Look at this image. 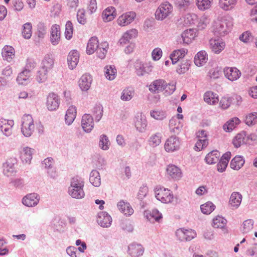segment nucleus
I'll use <instances>...</instances> for the list:
<instances>
[{
  "label": "nucleus",
  "instance_id": "obj_14",
  "mask_svg": "<svg viewBox=\"0 0 257 257\" xmlns=\"http://www.w3.org/2000/svg\"><path fill=\"white\" fill-rule=\"evenodd\" d=\"M136 16V14L134 12H129L123 14L117 19V24L121 27L127 26L134 20Z\"/></svg>",
  "mask_w": 257,
  "mask_h": 257
},
{
  "label": "nucleus",
  "instance_id": "obj_44",
  "mask_svg": "<svg viewBox=\"0 0 257 257\" xmlns=\"http://www.w3.org/2000/svg\"><path fill=\"white\" fill-rule=\"evenodd\" d=\"M162 134L157 133L152 135L149 139V144L150 146L154 148L159 146L161 142Z\"/></svg>",
  "mask_w": 257,
  "mask_h": 257
},
{
  "label": "nucleus",
  "instance_id": "obj_41",
  "mask_svg": "<svg viewBox=\"0 0 257 257\" xmlns=\"http://www.w3.org/2000/svg\"><path fill=\"white\" fill-rule=\"evenodd\" d=\"M165 81H153L149 85V90L153 93H158L163 90Z\"/></svg>",
  "mask_w": 257,
  "mask_h": 257
},
{
  "label": "nucleus",
  "instance_id": "obj_36",
  "mask_svg": "<svg viewBox=\"0 0 257 257\" xmlns=\"http://www.w3.org/2000/svg\"><path fill=\"white\" fill-rule=\"evenodd\" d=\"M220 154L217 150H213L209 153L205 157V161L207 164H213L219 161Z\"/></svg>",
  "mask_w": 257,
  "mask_h": 257
},
{
  "label": "nucleus",
  "instance_id": "obj_39",
  "mask_svg": "<svg viewBox=\"0 0 257 257\" xmlns=\"http://www.w3.org/2000/svg\"><path fill=\"white\" fill-rule=\"evenodd\" d=\"M237 1V0H219V7L224 11H229L234 7Z\"/></svg>",
  "mask_w": 257,
  "mask_h": 257
},
{
  "label": "nucleus",
  "instance_id": "obj_18",
  "mask_svg": "<svg viewBox=\"0 0 257 257\" xmlns=\"http://www.w3.org/2000/svg\"><path fill=\"white\" fill-rule=\"evenodd\" d=\"M81 125L85 132H90L94 127V121L92 116L89 114H84L82 117Z\"/></svg>",
  "mask_w": 257,
  "mask_h": 257
},
{
  "label": "nucleus",
  "instance_id": "obj_23",
  "mask_svg": "<svg viewBox=\"0 0 257 257\" xmlns=\"http://www.w3.org/2000/svg\"><path fill=\"white\" fill-rule=\"evenodd\" d=\"M242 198L241 194L238 192H233L231 193L229 198V205L232 209L239 207L241 202Z\"/></svg>",
  "mask_w": 257,
  "mask_h": 257
},
{
  "label": "nucleus",
  "instance_id": "obj_5",
  "mask_svg": "<svg viewBox=\"0 0 257 257\" xmlns=\"http://www.w3.org/2000/svg\"><path fill=\"white\" fill-rule=\"evenodd\" d=\"M35 129L34 120L30 114H25L22 118L21 132L26 137H29L33 134Z\"/></svg>",
  "mask_w": 257,
  "mask_h": 257
},
{
  "label": "nucleus",
  "instance_id": "obj_2",
  "mask_svg": "<svg viewBox=\"0 0 257 257\" xmlns=\"http://www.w3.org/2000/svg\"><path fill=\"white\" fill-rule=\"evenodd\" d=\"M232 26L231 19L222 18L214 22L212 31L217 36H224L230 31Z\"/></svg>",
  "mask_w": 257,
  "mask_h": 257
},
{
  "label": "nucleus",
  "instance_id": "obj_56",
  "mask_svg": "<svg viewBox=\"0 0 257 257\" xmlns=\"http://www.w3.org/2000/svg\"><path fill=\"white\" fill-rule=\"evenodd\" d=\"M253 221L251 219H247L245 220L242 224V231L243 233H247L250 231L253 226Z\"/></svg>",
  "mask_w": 257,
  "mask_h": 257
},
{
  "label": "nucleus",
  "instance_id": "obj_9",
  "mask_svg": "<svg viewBox=\"0 0 257 257\" xmlns=\"http://www.w3.org/2000/svg\"><path fill=\"white\" fill-rule=\"evenodd\" d=\"M60 103V99L57 94L50 93L47 96L46 106L50 111L57 110Z\"/></svg>",
  "mask_w": 257,
  "mask_h": 257
},
{
  "label": "nucleus",
  "instance_id": "obj_1",
  "mask_svg": "<svg viewBox=\"0 0 257 257\" xmlns=\"http://www.w3.org/2000/svg\"><path fill=\"white\" fill-rule=\"evenodd\" d=\"M84 182L78 176H76L71 179L70 185L68 188V193L72 198L77 199L83 198L85 196L83 190Z\"/></svg>",
  "mask_w": 257,
  "mask_h": 257
},
{
  "label": "nucleus",
  "instance_id": "obj_51",
  "mask_svg": "<svg viewBox=\"0 0 257 257\" xmlns=\"http://www.w3.org/2000/svg\"><path fill=\"white\" fill-rule=\"evenodd\" d=\"M110 144L108 138L105 135L100 136L99 145L101 149L105 151L108 150Z\"/></svg>",
  "mask_w": 257,
  "mask_h": 257
},
{
  "label": "nucleus",
  "instance_id": "obj_11",
  "mask_svg": "<svg viewBox=\"0 0 257 257\" xmlns=\"http://www.w3.org/2000/svg\"><path fill=\"white\" fill-rule=\"evenodd\" d=\"M40 199L39 194L35 193L27 194L22 200V203L29 207H35L38 205Z\"/></svg>",
  "mask_w": 257,
  "mask_h": 257
},
{
  "label": "nucleus",
  "instance_id": "obj_31",
  "mask_svg": "<svg viewBox=\"0 0 257 257\" xmlns=\"http://www.w3.org/2000/svg\"><path fill=\"white\" fill-rule=\"evenodd\" d=\"M14 49L10 46H6L2 49V56L4 59L8 62H11L15 56Z\"/></svg>",
  "mask_w": 257,
  "mask_h": 257
},
{
  "label": "nucleus",
  "instance_id": "obj_35",
  "mask_svg": "<svg viewBox=\"0 0 257 257\" xmlns=\"http://www.w3.org/2000/svg\"><path fill=\"white\" fill-rule=\"evenodd\" d=\"M244 162L245 160L242 156H236L231 161L230 166L233 170H238L243 166Z\"/></svg>",
  "mask_w": 257,
  "mask_h": 257
},
{
  "label": "nucleus",
  "instance_id": "obj_52",
  "mask_svg": "<svg viewBox=\"0 0 257 257\" xmlns=\"http://www.w3.org/2000/svg\"><path fill=\"white\" fill-rule=\"evenodd\" d=\"M150 216H149L148 213L146 214V217L148 219L151 220V218H153L157 222H160V220L162 218V214L160 213L159 210L157 209H153L149 213Z\"/></svg>",
  "mask_w": 257,
  "mask_h": 257
},
{
  "label": "nucleus",
  "instance_id": "obj_19",
  "mask_svg": "<svg viewBox=\"0 0 257 257\" xmlns=\"http://www.w3.org/2000/svg\"><path fill=\"white\" fill-rule=\"evenodd\" d=\"M98 224L102 227H108L112 222L111 216L106 212H100L98 214Z\"/></svg>",
  "mask_w": 257,
  "mask_h": 257
},
{
  "label": "nucleus",
  "instance_id": "obj_33",
  "mask_svg": "<svg viewBox=\"0 0 257 257\" xmlns=\"http://www.w3.org/2000/svg\"><path fill=\"white\" fill-rule=\"evenodd\" d=\"M240 123V119L237 117H234L230 119L223 125V130L226 132H230L235 128Z\"/></svg>",
  "mask_w": 257,
  "mask_h": 257
},
{
  "label": "nucleus",
  "instance_id": "obj_6",
  "mask_svg": "<svg viewBox=\"0 0 257 257\" xmlns=\"http://www.w3.org/2000/svg\"><path fill=\"white\" fill-rule=\"evenodd\" d=\"M155 194L156 198L164 203H170L173 199L172 192L163 187H157L155 189Z\"/></svg>",
  "mask_w": 257,
  "mask_h": 257
},
{
  "label": "nucleus",
  "instance_id": "obj_63",
  "mask_svg": "<svg viewBox=\"0 0 257 257\" xmlns=\"http://www.w3.org/2000/svg\"><path fill=\"white\" fill-rule=\"evenodd\" d=\"M208 144L207 139L202 140V139H198L195 146V150L197 151H200L204 147H206Z\"/></svg>",
  "mask_w": 257,
  "mask_h": 257
},
{
  "label": "nucleus",
  "instance_id": "obj_58",
  "mask_svg": "<svg viewBox=\"0 0 257 257\" xmlns=\"http://www.w3.org/2000/svg\"><path fill=\"white\" fill-rule=\"evenodd\" d=\"M222 75V72L220 68L217 67L211 69L208 73V77L210 79H218Z\"/></svg>",
  "mask_w": 257,
  "mask_h": 257
},
{
  "label": "nucleus",
  "instance_id": "obj_24",
  "mask_svg": "<svg viewBox=\"0 0 257 257\" xmlns=\"http://www.w3.org/2000/svg\"><path fill=\"white\" fill-rule=\"evenodd\" d=\"M79 54L76 50L71 51L67 57V61L69 67L71 69L75 68L79 61Z\"/></svg>",
  "mask_w": 257,
  "mask_h": 257
},
{
  "label": "nucleus",
  "instance_id": "obj_22",
  "mask_svg": "<svg viewBox=\"0 0 257 257\" xmlns=\"http://www.w3.org/2000/svg\"><path fill=\"white\" fill-rule=\"evenodd\" d=\"M128 252L133 257H139L143 255L144 248L140 244L133 243L128 245Z\"/></svg>",
  "mask_w": 257,
  "mask_h": 257
},
{
  "label": "nucleus",
  "instance_id": "obj_13",
  "mask_svg": "<svg viewBox=\"0 0 257 257\" xmlns=\"http://www.w3.org/2000/svg\"><path fill=\"white\" fill-rule=\"evenodd\" d=\"M166 172L169 177L174 180H179L183 176L181 170L177 166L169 164L166 168Z\"/></svg>",
  "mask_w": 257,
  "mask_h": 257
},
{
  "label": "nucleus",
  "instance_id": "obj_54",
  "mask_svg": "<svg viewBox=\"0 0 257 257\" xmlns=\"http://www.w3.org/2000/svg\"><path fill=\"white\" fill-rule=\"evenodd\" d=\"M150 115L157 120H163L167 116L166 112L162 110H152L150 112Z\"/></svg>",
  "mask_w": 257,
  "mask_h": 257
},
{
  "label": "nucleus",
  "instance_id": "obj_10",
  "mask_svg": "<svg viewBox=\"0 0 257 257\" xmlns=\"http://www.w3.org/2000/svg\"><path fill=\"white\" fill-rule=\"evenodd\" d=\"M209 48L215 54L220 53L225 47V42L220 39H211L209 42Z\"/></svg>",
  "mask_w": 257,
  "mask_h": 257
},
{
  "label": "nucleus",
  "instance_id": "obj_8",
  "mask_svg": "<svg viewBox=\"0 0 257 257\" xmlns=\"http://www.w3.org/2000/svg\"><path fill=\"white\" fill-rule=\"evenodd\" d=\"M176 235L180 241H190L196 236V232L192 229L180 228L176 230Z\"/></svg>",
  "mask_w": 257,
  "mask_h": 257
},
{
  "label": "nucleus",
  "instance_id": "obj_49",
  "mask_svg": "<svg viewBox=\"0 0 257 257\" xmlns=\"http://www.w3.org/2000/svg\"><path fill=\"white\" fill-rule=\"evenodd\" d=\"M227 223V220L224 217L220 216H216L213 220V226L214 228H223Z\"/></svg>",
  "mask_w": 257,
  "mask_h": 257
},
{
  "label": "nucleus",
  "instance_id": "obj_42",
  "mask_svg": "<svg viewBox=\"0 0 257 257\" xmlns=\"http://www.w3.org/2000/svg\"><path fill=\"white\" fill-rule=\"evenodd\" d=\"M216 94L212 91H207L204 95V101L210 104H215L218 101V97Z\"/></svg>",
  "mask_w": 257,
  "mask_h": 257
},
{
  "label": "nucleus",
  "instance_id": "obj_34",
  "mask_svg": "<svg viewBox=\"0 0 257 257\" xmlns=\"http://www.w3.org/2000/svg\"><path fill=\"white\" fill-rule=\"evenodd\" d=\"M116 16L115 9L110 7L106 8L102 13V17L104 22H109L113 20Z\"/></svg>",
  "mask_w": 257,
  "mask_h": 257
},
{
  "label": "nucleus",
  "instance_id": "obj_29",
  "mask_svg": "<svg viewBox=\"0 0 257 257\" xmlns=\"http://www.w3.org/2000/svg\"><path fill=\"white\" fill-rule=\"evenodd\" d=\"M76 115V108L72 105L67 109L65 116V122L68 125H70L74 120Z\"/></svg>",
  "mask_w": 257,
  "mask_h": 257
},
{
  "label": "nucleus",
  "instance_id": "obj_64",
  "mask_svg": "<svg viewBox=\"0 0 257 257\" xmlns=\"http://www.w3.org/2000/svg\"><path fill=\"white\" fill-rule=\"evenodd\" d=\"M176 86L175 84L173 83L172 84L169 83L167 84L166 82H165V86L163 87V90L165 91V93L166 95H170L172 94L175 90Z\"/></svg>",
  "mask_w": 257,
  "mask_h": 257
},
{
  "label": "nucleus",
  "instance_id": "obj_59",
  "mask_svg": "<svg viewBox=\"0 0 257 257\" xmlns=\"http://www.w3.org/2000/svg\"><path fill=\"white\" fill-rule=\"evenodd\" d=\"M190 65L188 61H183L177 67L176 71L179 74L185 73L189 69Z\"/></svg>",
  "mask_w": 257,
  "mask_h": 257
},
{
  "label": "nucleus",
  "instance_id": "obj_32",
  "mask_svg": "<svg viewBox=\"0 0 257 257\" xmlns=\"http://www.w3.org/2000/svg\"><path fill=\"white\" fill-rule=\"evenodd\" d=\"M182 127V124L178 119L174 117L170 120L169 128L171 132L178 134L180 132Z\"/></svg>",
  "mask_w": 257,
  "mask_h": 257
},
{
  "label": "nucleus",
  "instance_id": "obj_48",
  "mask_svg": "<svg viewBox=\"0 0 257 257\" xmlns=\"http://www.w3.org/2000/svg\"><path fill=\"white\" fill-rule=\"evenodd\" d=\"M22 35L26 39L31 38L32 34V25L31 23H26L23 25Z\"/></svg>",
  "mask_w": 257,
  "mask_h": 257
},
{
  "label": "nucleus",
  "instance_id": "obj_30",
  "mask_svg": "<svg viewBox=\"0 0 257 257\" xmlns=\"http://www.w3.org/2000/svg\"><path fill=\"white\" fill-rule=\"evenodd\" d=\"M138 34L137 30L133 29L124 33L121 38L119 39V43L121 45H124L128 43L130 40L135 38Z\"/></svg>",
  "mask_w": 257,
  "mask_h": 257
},
{
  "label": "nucleus",
  "instance_id": "obj_17",
  "mask_svg": "<svg viewBox=\"0 0 257 257\" xmlns=\"http://www.w3.org/2000/svg\"><path fill=\"white\" fill-rule=\"evenodd\" d=\"M135 124L137 131L141 133L144 132L148 125L146 116L142 113L138 114L135 117Z\"/></svg>",
  "mask_w": 257,
  "mask_h": 257
},
{
  "label": "nucleus",
  "instance_id": "obj_53",
  "mask_svg": "<svg viewBox=\"0 0 257 257\" xmlns=\"http://www.w3.org/2000/svg\"><path fill=\"white\" fill-rule=\"evenodd\" d=\"M101 45L102 47H98L96 51L97 56L101 59H102L105 57L107 51L106 48L108 47V45L107 42H104Z\"/></svg>",
  "mask_w": 257,
  "mask_h": 257
},
{
  "label": "nucleus",
  "instance_id": "obj_57",
  "mask_svg": "<svg viewBox=\"0 0 257 257\" xmlns=\"http://www.w3.org/2000/svg\"><path fill=\"white\" fill-rule=\"evenodd\" d=\"M176 6L180 10H186L190 5V0H175Z\"/></svg>",
  "mask_w": 257,
  "mask_h": 257
},
{
  "label": "nucleus",
  "instance_id": "obj_55",
  "mask_svg": "<svg viewBox=\"0 0 257 257\" xmlns=\"http://www.w3.org/2000/svg\"><path fill=\"white\" fill-rule=\"evenodd\" d=\"M73 27L71 21H68L65 25V36L67 40H70L72 37Z\"/></svg>",
  "mask_w": 257,
  "mask_h": 257
},
{
  "label": "nucleus",
  "instance_id": "obj_21",
  "mask_svg": "<svg viewBox=\"0 0 257 257\" xmlns=\"http://www.w3.org/2000/svg\"><path fill=\"white\" fill-rule=\"evenodd\" d=\"M208 61V54L204 50L199 51L195 56L194 62L198 67H201L205 65Z\"/></svg>",
  "mask_w": 257,
  "mask_h": 257
},
{
  "label": "nucleus",
  "instance_id": "obj_12",
  "mask_svg": "<svg viewBox=\"0 0 257 257\" xmlns=\"http://www.w3.org/2000/svg\"><path fill=\"white\" fill-rule=\"evenodd\" d=\"M16 164L17 160L16 158H11L8 159L3 165L4 174L8 177L11 176L16 172L15 166Z\"/></svg>",
  "mask_w": 257,
  "mask_h": 257
},
{
  "label": "nucleus",
  "instance_id": "obj_37",
  "mask_svg": "<svg viewBox=\"0 0 257 257\" xmlns=\"http://www.w3.org/2000/svg\"><path fill=\"white\" fill-rule=\"evenodd\" d=\"M99 173L96 170H93L90 173L89 181L95 187H99L101 184Z\"/></svg>",
  "mask_w": 257,
  "mask_h": 257
},
{
  "label": "nucleus",
  "instance_id": "obj_26",
  "mask_svg": "<svg viewBox=\"0 0 257 257\" xmlns=\"http://www.w3.org/2000/svg\"><path fill=\"white\" fill-rule=\"evenodd\" d=\"M187 53V50L185 48L174 50L170 56L172 64H176L180 59L184 58Z\"/></svg>",
  "mask_w": 257,
  "mask_h": 257
},
{
  "label": "nucleus",
  "instance_id": "obj_16",
  "mask_svg": "<svg viewBox=\"0 0 257 257\" xmlns=\"http://www.w3.org/2000/svg\"><path fill=\"white\" fill-rule=\"evenodd\" d=\"M223 73L228 80H237L241 76V72L236 67H226L223 69Z\"/></svg>",
  "mask_w": 257,
  "mask_h": 257
},
{
  "label": "nucleus",
  "instance_id": "obj_46",
  "mask_svg": "<svg viewBox=\"0 0 257 257\" xmlns=\"http://www.w3.org/2000/svg\"><path fill=\"white\" fill-rule=\"evenodd\" d=\"M244 122L248 126H251L257 123V112H250L245 117Z\"/></svg>",
  "mask_w": 257,
  "mask_h": 257
},
{
  "label": "nucleus",
  "instance_id": "obj_20",
  "mask_svg": "<svg viewBox=\"0 0 257 257\" xmlns=\"http://www.w3.org/2000/svg\"><path fill=\"white\" fill-rule=\"evenodd\" d=\"M60 28L59 25H53L51 28L50 41L53 45H57L60 41Z\"/></svg>",
  "mask_w": 257,
  "mask_h": 257
},
{
  "label": "nucleus",
  "instance_id": "obj_7",
  "mask_svg": "<svg viewBox=\"0 0 257 257\" xmlns=\"http://www.w3.org/2000/svg\"><path fill=\"white\" fill-rule=\"evenodd\" d=\"M173 7L171 4L166 2L162 4L155 12V17L158 20H163L172 13Z\"/></svg>",
  "mask_w": 257,
  "mask_h": 257
},
{
  "label": "nucleus",
  "instance_id": "obj_15",
  "mask_svg": "<svg viewBox=\"0 0 257 257\" xmlns=\"http://www.w3.org/2000/svg\"><path fill=\"white\" fill-rule=\"evenodd\" d=\"M180 145L178 138L176 136H171L166 141L164 147L167 152H173L179 149Z\"/></svg>",
  "mask_w": 257,
  "mask_h": 257
},
{
  "label": "nucleus",
  "instance_id": "obj_62",
  "mask_svg": "<svg viewBox=\"0 0 257 257\" xmlns=\"http://www.w3.org/2000/svg\"><path fill=\"white\" fill-rule=\"evenodd\" d=\"M232 101V99L231 97L228 96L223 97L220 101V106L222 109H226L230 106Z\"/></svg>",
  "mask_w": 257,
  "mask_h": 257
},
{
  "label": "nucleus",
  "instance_id": "obj_43",
  "mask_svg": "<svg viewBox=\"0 0 257 257\" xmlns=\"http://www.w3.org/2000/svg\"><path fill=\"white\" fill-rule=\"evenodd\" d=\"M213 0H196V5L200 11H205L210 8Z\"/></svg>",
  "mask_w": 257,
  "mask_h": 257
},
{
  "label": "nucleus",
  "instance_id": "obj_40",
  "mask_svg": "<svg viewBox=\"0 0 257 257\" xmlns=\"http://www.w3.org/2000/svg\"><path fill=\"white\" fill-rule=\"evenodd\" d=\"M104 73L106 78L109 80H113L116 75V69L114 66L109 65L104 67Z\"/></svg>",
  "mask_w": 257,
  "mask_h": 257
},
{
  "label": "nucleus",
  "instance_id": "obj_27",
  "mask_svg": "<svg viewBox=\"0 0 257 257\" xmlns=\"http://www.w3.org/2000/svg\"><path fill=\"white\" fill-rule=\"evenodd\" d=\"M118 209L126 216H130L134 213V210L127 202L121 200L117 204Z\"/></svg>",
  "mask_w": 257,
  "mask_h": 257
},
{
  "label": "nucleus",
  "instance_id": "obj_47",
  "mask_svg": "<svg viewBox=\"0 0 257 257\" xmlns=\"http://www.w3.org/2000/svg\"><path fill=\"white\" fill-rule=\"evenodd\" d=\"M134 94V90L133 88H126L122 91L120 98L123 101H129L133 98Z\"/></svg>",
  "mask_w": 257,
  "mask_h": 257
},
{
  "label": "nucleus",
  "instance_id": "obj_3",
  "mask_svg": "<svg viewBox=\"0 0 257 257\" xmlns=\"http://www.w3.org/2000/svg\"><path fill=\"white\" fill-rule=\"evenodd\" d=\"M134 68L138 76H144L152 72L154 67L149 59L144 57L138 59L135 62Z\"/></svg>",
  "mask_w": 257,
  "mask_h": 257
},
{
  "label": "nucleus",
  "instance_id": "obj_25",
  "mask_svg": "<svg viewBox=\"0 0 257 257\" xmlns=\"http://www.w3.org/2000/svg\"><path fill=\"white\" fill-rule=\"evenodd\" d=\"M34 149L28 147H24L21 152V158L23 162L30 164L34 153Z\"/></svg>",
  "mask_w": 257,
  "mask_h": 257
},
{
  "label": "nucleus",
  "instance_id": "obj_61",
  "mask_svg": "<svg viewBox=\"0 0 257 257\" xmlns=\"http://www.w3.org/2000/svg\"><path fill=\"white\" fill-rule=\"evenodd\" d=\"M32 73L24 69L18 75L17 80H28L31 78Z\"/></svg>",
  "mask_w": 257,
  "mask_h": 257
},
{
  "label": "nucleus",
  "instance_id": "obj_38",
  "mask_svg": "<svg viewBox=\"0 0 257 257\" xmlns=\"http://www.w3.org/2000/svg\"><path fill=\"white\" fill-rule=\"evenodd\" d=\"M98 48V41L96 37H92L89 40L86 48V52L88 54H93Z\"/></svg>",
  "mask_w": 257,
  "mask_h": 257
},
{
  "label": "nucleus",
  "instance_id": "obj_60",
  "mask_svg": "<svg viewBox=\"0 0 257 257\" xmlns=\"http://www.w3.org/2000/svg\"><path fill=\"white\" fill-rule=\"evenodd\" d=\"M244 135L241 134H237L233 139L232 143L235 148H239L244 143Z\"/></svg>",
  "mask_w": 257,
  "mask_h": 257
},
{
  "label": "nucleus",
  "instance_id": "obj_50",
  "mask_svg": "<svg viewBox=\"0 0 257 257\" xmlns=\"http://www.w3.org/2000/svg\"><path fill=\"white\" fill-rule=\"evenodd\" d=\"M215 208V206L211 202H207V203L201 205L200 209L203 214H210Z\"/></svg>",
  "mask_w": 257,
  "mask_h": 257
},
{
  "label": "nucleus",
  "instance_id": "obj_4",
  "mask_svg": "<svg viewBox=\"0 0 257 257\" xmlns=\"http://www.w3.org/2000/svg\"><path fill=\"white\" fill-rule=\"evenodd\" d=\"M54 64V60L52 55L47 54L43 58L41 67L38 72V77L40 80L48 78V73L52 69Z\"/></svg>",
  "mask_w": 257,
  "mask_h": 257
},
{
  "label": "nucleus",
  "instance_id": "obj_28",
  "mask_svg": "<svg viewBox=\"0 0 257 257\" xmlns=\"http://www.w3.org/2000/svg\"><path fill=\"white\" fill-rule=\"evenodd\" d=\"M196 37V32L191 29L186 30L181 34L183 43L187 44L191 43Z\"/></svg>",
  "mask_w": 257,
  "mask_h": 257
},
{
  "label": "nucleus",
  "instance_id": "obj_45",
  "mask_svg": "<svg viewBox=\"0 0 257 257\" xmlns=\"http://www.w3.org/2000/svg\"><path fill=\"white\" fill-rule=\"evenodd\" d=\"M103 106L100 104H96L92 110V115L95 117V120L96 122L99 121L103 115Z\"/></svg>",
  "mask_w": 257,
  "mask_h": 257
}]
</instances>
